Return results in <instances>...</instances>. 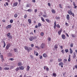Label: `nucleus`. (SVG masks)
<instances>
[{
	"mask_svg": "<svg viewBox=\"0 0 77 77\" xmlns=\"http://www.w3.org/2000/svg\"><path fill=\"white\" fill-rule=\"evenodd\" d=\"M68 13L70 15H72L73 17H74V14L72 12V11L70 10H69L68 11Z\"/></svg>",
	"mask_w": 77,
	"mask_h": 77,
	"instance_id": "f257e3e1",
	"label": "nucleus"
},
{
	"mask_svg": "<svg viewBox=\"0 0 77 77\" xmlns=\"http://www.w3.org/2000/svg\"><path fill=\"white\" fill-rule=\"evenodd\" d=\"M41 48H44L45 47V44L44 43H42L40 46Z\"/></svg>",
	"mask_w": 77,
	"mask_h": 77,
	"instance_id": "f03ea898",
	"label": "nucleus"
},
{
	"mask_svg": "<svg viewBox=\"0 0 77 77\" xmlns=\"http://www.w3.org/2000/svg\"><path fill=\"white\" fill-rule=\"evenodd\" d=\"M10 46H11V44H8L6 48V50H8V49H9V48L10 47Z\"/></svg>",
	"mask_w": 77,
	"mask_h": 77,
	"instance_id": "7ed1b4c3",
	"label": "nucleus"
},
{
	"mask_svg": "<svg viewBox=\"0 0 77 77\" xmlns=\"http://www.w3.org/2000/svg\"><path fill=\"white\" fill-rule=\"evenodd\" d=\"M11 27H12V25L10 24L8 25L7 26H6V29H10L11 28Z\"/></svg>",
	"mask_w": 77,
	"mask_h": 77,
	"instance_id": "20e7f679",
	"label": "nucleus"
},
{
	"mask_svg": "<svg viewBox=\"0 0 77 77\" xmlns=\"http://www.w3.org/2000/svg\"><path fill=\"white\" fill-rule=\"evenodd\" d=\"M29 39L30 41H33V40L34 39V38L33 36H31L30 37Z\"/></svg>",
	"mask_w": 77,
	"mask_h": 77,
	"instance_id": "39448f33",
	"label": "nucleus"
},
{
	"mask_svg": "<svg viewBox=\"0 0 77 77\" xmlns=\"http://www.w3.org/2000/svg\"><path fill=\"white\" fill-rule=\"evenodd\" d=\"M19 68H20V69L21 70H24V67L23 66H19Z\"/></svg>",
	"mask_w": 77,
	"mask_h": 77,
	"instance_id": "423d86ee",
	"label": "nucleus"
},
{
	"mask_svg": "<svg viewBox=\"0 0 77 77\" xmlns=\"http://www.w3.org/2000/svg\"><path fill=\"white\" fill-rule=\"evenodd\" d=\"M14 51L16 53H18V49L17 48H14Z\"/></svg>",
	"mask_w": 77,
	"mask_h": 77,
	"instance_id": "0eeeda50",
	"label": "nucleus"
},
{
	"mask_svg": "<svg viewBox=\"0 0 77 77\" xmlns=\"http://www.w3.org/2000/svg\"><path fill=\"white\" fill-rule=\"evenodd\" d=\"M61 37L63 39H65V35L64 34L62 35H61Z\"/></svg>",
	"mask_w": 77,
	"mask_h": 77,
	"instance_id": "6e6552de",
	"label": "nucleus"
},
{
	"mask_svg": "<svg viewBox=\"0 0 77 77\" xmlns=\"http://www.w3.org/2000/svg\"><path fill=\"white\" fill-rule=\"evenodd\" d=\"M43 56L44 57H48L47 55V54H43Z\"/></svg>",
	"mask_w": 77,
	"mask_h": 77,
	"instance_id": "1a4fd4ad",
	"label": "nucleus"
},
{
	"mask_svg": "<svg viewBox=\"0 0 77 77\" xmlns=\"http://www.w3.org/2000/svg\"><path fill=\"white\" fill-rule=\"evenodd\" d=\"M66 19L68 20H69V14H67L66 16Z\"/></svg>",
	"mask_w": 77,
	"mask_h": 77,
	"instance_id": "9d476101",
	"label": "nucleus"
},
{
	"mask_svg": "<svg viewBox=\"0 0 77 77\" xmlns=\"http://www.w3.org/2000/svg\"><path fill=\"white\" fill-rule=\"evenodd\" d=\"M18 66H21L22 65H23V64H22L21 62H19L18 63Z\"/></svg>",
	"mask_w": 77,
	"mask_h": 77,
	"instance_id": "9b49d317",
	"label": "nucleus"
},
{
	"mask_svg": "<svg viewBox=\"0 0 77 77\" xmlns=\"http://www.w3.org/2000/svg\"><path fill=\"white\" fill-rule=\"evenodd\" d=\"M63 65V62H60L59 64V66H61V65Z\"/></svg>",
	"mask_w": 77,
	"mask_h": 77,
	"instance_id": "f8f14e48",
	"label": "nucleus"
},
{
	"mask_svg": "<svg viewBox=\"0 0 77 77\" xmlns=\"http://www.w3.org/2000/svg\"><path fill=\"white\" fill-rule=\"evenodd\" d=\"M17 5H18V2H15L13 6H17Z\"/></svg>",
	"mask_w": 77,
	"mask_h": 77,
	"instance_id": "ddd939ff",
	"label": "nucleus"
},
{
	"mask_svg": "<svg viewBox=\"0 0 77 77\" xmlns=\"http://www.w3.org/2000/svg\"><path fill=\"white\" fill-rule=\"evenodd\" d=\"M28 21L29 23L30 24H31V23H32V20H31V19H29L28 20Z\"/></svg>",
	"mask_w": 77,
	"mask_h": 77,
	"instance_id": "4468645a",
	"label": "nucleus"
},
{
	"mask_svg": "<svg viewBox=\"0 0 77 77\" xmlns=\"http://www.w3.org/2000/svg\"><path fill=\"white\" fill-rule=\"evenodd\" d=\"M4 70H8V69H9V67L4 68Z\"/></svg>",
	"mask_w": 77,
	"mask_h": 77,
	"instance_id": "2eb2a0df",
	"label": "nucleus"
},
{
	"mask_svg": "<svg viewBox=\"0 0 77 77\" xmlns=\"http://www.w3.org/2000/svg\"><path fill=\"white\" fill-rule=\"evenodd\" d=\"M69 50H70V54H72V49L71 48H70L69 49Z\"/></svg>",
	"mask_w": 77,
	"mask_h": 77,
	"instance_id": "dca6fc26",
	"label": "nucleus"
},
{
	"mask_svg": "<svg viewBox=\"0 0 77 77\" xmlns=\"http://www.w3.org/2000/svg\"><path fill=\"white\" fill-rule=\"evenodd\" d=\"M20 68L19 67H17L15 69V71H18V70H20Z\"/></svg>",
	"mask_w": 77,
	"mask_h": 77,
	"instance_id": "f3484780",
	"label": "nucleus"
},
{
	"mask_svg": "<svg viewBox=\"0 0 77 77\" xmlns=\"http://www.w3.org/2000/svg\"><path fill=\"white\" fill-rule=\"evenodd\" d=\"M41 19L42 21H43V22H44V21H45V20H44V18H43V17H41Z\"/></svg>",
	"mask_w": 77,
	"mask_h": 77,
	"instance_id": "a211bd4d",
	"label": "nucleus"
},
{
	"mask_svg": "<svg viewBox=\"0 0 77 77\" xmlns=\"http://www.w3.org/2000/svg\"><path fill=\"white\" fill-rule=\"evenodd\" d=\"M18 17V14H15L14 15V18H17Z\"/></svg>",
	"mask_w": 77,
	"mask_h": 77,
	"instance_id": "6ab92c4d",
	"label": "nucleus"
},
{
	"mask_svg": "<svg viewBox=\"0 0 77 77\" xmlns=\"http://www.w3.org/2000/svg\"><path fill=\"white\" fill-rule=\"evenodd\" d=\"M30 69V67L29 66H28L27 67V71H29V69Z\"/></svg>",
	"mask_w": 77,
	"mask_h": 77,
	"instance_id": "aec40b11",
	"label": "nucleus"
},
{
	"mask_svg": "<svg viewBox=\"0 0 77 77\" xmlns=\"http://www.w3.org/2000/svg\"><path fill=\"white\" fill-rule=\"evenodd\" d=\"M3 42L4 44L3 47V48H5V46H6V43H5V41H3Z\"/></svg>",
	"mask_w": 77,
	"mask_h": 77,
	"instance_id": "412c9836",
	"label": "nucleus"
},
{
	"mask_svg": "<svg viewBox=\"0 0 77 77\" xmlns=\"http://www.w3.org/2000/svg\"><path fill=\"white\" fill-rule=\"evenodd\" d=\"M53 76H54V77H56L57 75H56V73H53Z\"/></svg>",
	"mask_w": 77,
	"mask_h": 77,
	"instance_id": "4be33fe9",
	"label": "nucleus"
},
{
	"mask_svg": "<svg viewBox=\"0 0 77 77\" xmlns=\"http://www.w3.org/2000/svg\"><path fill=\"white\" fill-rule=\"evenodd\" d=\"M32 11V10L31 9H29L27 10L28 12H31Z\"/></svg>",
	"mask_w": 77,
	"mask_h": 77,
	"instance_id": "5701e85b",
	"label": "nucleus"
},
{
	"mask_svg": "<svg viewBox=\"0 0 77 77\" xmlns=\"http://www.w3.org/2000/svg\"><path fill=\"white\" fill-rule=\"evenodd\" d=\"M58 60L59 62H60L62 61V59L60 58L58 59Z\"/></svg>",
	"mask_w": 77,
	"mask_h": 77,
	"instance_id": "b1692460",
	"label": "nucleus"
},
{
	"mask_svg": "<svg viewBox=\"0 0 77 77\" xmlns=\"http://www.w3.org/2000/svg\"><path fill=\"white\" fill-rule=\"evenodd\" d=\"M76 56V55H75V53L74 52L73 56V58L75 57Z\"/></svg>",
	"mask_w": 77,
	"mask_h": 77,
	"instance_id": "393cba45",
	"label": "nucleus"
},
{
	"mask_svg": "<svg viewBox=\"0 0 77 77\" xmlns=\"http://www.w3.org/2000/svg\"><path fill=\"white\" fill-rule=\"evenodd\" d=\"M24 48L25 50H28V47L26 46L24 47Z\"/></svg>",
	"mask_w": 77,
	"mask_h": 77,
	"instance_id": "a878e982",
	"label": "nucleus"
},
{
	"mask_svg": "<svg viewBox=\"0 0 77 77\" xmlns=\"http://www.w3.org/2000/svg\"><path fill=\"white\" fill-rule=\"evenodd\" d=\"M38 27H41V26H42L41 24V23H39L38 24Z\"/></svg>",
	"mask_w": 77,
	"mask_h": 77,
	"instance_id": "bb28decb",
	"label": "nucleus"
},
{
	"mask_svg": "<svg viewBox=\"0 0 77 77\" xmlns=\"http://www.w3.org/2000/svg\"><path fill=\"white\" fill-rule=\"evenodd\" d=\"M57 27H58V28H60V26L59 25V24H57L56 25Z\"/></svg>",
	"mask_w": 77,
	"mask_h": 77,
	"instance_id": "cd10ccee",
	"label": "nucleus"
},
{
	"mask_svg": "<svg viewBox=\"0 0 77 77\" xmlns=\"http://www.w3.org/2000/svg\"><path fill=\"white\" fill-rule=\"evenodd\" d=\"M7 36L9 37V36H11V33H8L7 34Z\"/></svg>",
	"mask_w": 77,
	"mask_h": 77,
	"instance_id": "c85d7f7f",
	"label": "nucleus"
},
{
	"mask_svg": "<svg viewBox=\"0 0 77 77\" xmlns=\"http://www.w3.org/2000/svg\"><path fill=\"white\" fill-rule=\"evenodd\" d=\"M61 32H62V30H60L59 31H58V34L59 35H60L61 33Z\"/></svg>",
	"mask_w": 77,
	"mask_h": 77,
	"instance_id": "c756f323",
	"label": "nucleus"
},
{
	"mask_svg": "<svg viewBox=\"0 0 77 77\" xmlns=\"http://www.w3.org/2000/svg\"><path fill=\"white\" fill-rule=\"evenodd\" d=\"M10 60H11V61H13L14 60V58H10L9 59Z\"/></svg>",
	"mask_w": 77,
	"mask_h": 77,
	"instance_id": "7c9ffc66",
	"label": "nucleus"
},
{
	"mask_svg": "<svg viewBox=\"0 0 77 77\" xmlns=\"http://www.w3.org/2000/svg\"><path fill=\"white\" fill-rule=\"evenodd\" d=\"M56 20H58L60 19V17H57L56 18Z\"/></svg>",
	"mask_w": 77,
	"mask_h": 77,
	"instance_id": "2f4dec72",
	"label": "nucleus"
},
{
	"mask_svg": "<svg viewBox=\"0 0 77 77\" xmlns=\"http://www.w3.org/2000/svg\"><path fill=\"white\" fill-rule=\"evenodd\" d=\"M51 11L52 13H53L54 14L55 13V11H54V9H52Z\"/></svg>",
	"mask_w": 77,
	"mask_h": 77,
	"instance_id": "473e14b6",
	"label": "nucleus"
},
{
	"mask_svg": "<svg viewBox=\"0 0 77 77\" xmlns=\"http://www.w3.org/2000/svg\"><path fill=\"white\" fill-rule=\"evenodd\" d=\"M8 38L9 39H12V36L11 35H10V36L8 37Z\"/></svg>",
	"mask_w": 77,
	"mask_h": 77,
	"instance_id": "72a5a7b5",
	"label": "nucleus"
},
{
	"mask_svg": "<svg viewBox=\"0 0 77 77\" xmlns=\"http://www.w3.org/2000/svg\"><path fill=\"white\" fill-rule=\"evenodd\" d=\"M31 47H32V48L33 47H34V45H33V44H32L31 45Z\"/></svg>",
	"mask_w": 77,
	"mask_h": 77,
	"instance_id": "f704fd0d",
	"label": "nucleus"
},
{
	"mask_svg": "<svg viewBox=\"0 0 77 77\" xmlns=\"http://www.w3.org/2000/svg\"><path fill=\"white\" fill-rule=\"evenodd\" d=\"M43 16L44 18H47V16L45 15H43Z\"/></svg>",
	"mask_w": 77,
	"mask_h": 77,
	"instance_id": "c9c22d12",
	"label": "nucleus"
},
{
	"mask_svg": "<svg viewBox=\"0 0 77 77\" xmlns=\"http://www.w3.org/2000/svg\"><path fill=\"white\" fill-rule=\"evenodd\" d=\"M27 17V14H25L24 16V18H26Z\"/></svg>",
	"mask_w": 77,
	"mask_h": 77,
	"instance_id": "e433bc0d",
	"label": "nucleus"
},
{
	"mask_svg": "<svg viewBox=\"0 0 77 77\" xmlns=\"http://www.w3.org/2000/svg\"><path fill=\"white\" fill-rule=\"evenodd\" d=\"M35 48H37L38 50L39 49V47H38V46H35Z\"/></svg>",
	"mask_w": 77,
	"mask_h": 77,
	"instance_id": "4c0bfd02",
	"label": "nucleus"
},
{
	"mask_svg": "<svg viewBox=\"0 0 77 77\" xmlns=\"http://www.w3.org/2000/svg\"><path fill=\"white\" fill-rule=\"evenodd\" d=\"M55 49H56V48H57V45H55L54 47Z\"/></svg>",
	"mask_w": 77,
	"mask_h": 77,
	"instance_id": "58836bf2",
	"label": "nucleus"
},
{
	"mask_svg": "<svg viewBox=\"0 0 77 77\" xmlns=\"http://www.w3.org/2000/svg\"><path fill=\"white\" fill-rule=\"evenodd\" d=\"M66 61H67V60L66 59V58L64 59V62H66Z\"/></svg>",
	"mask_w": 77,
	"mask_h": 77,
	"instance_id": "ea45409f",
	"label": "nucleus"
},
{
	"mask_svg": "<svg viewBox=\"0 0 77 77\" xmlns=\"http://www.w3.org/2000/svg\"><path fill=\"white\" fill-rule=\"evenodd\" d=\"M46 21H47V22H48V23H49L50 22V20L48 19H45Z\"/></svg>",
	"mask_w": 77,
	"mask_h": 77,
	"instance_id": "a19ab883",
	"label": "nucleus"
},
{
	"mask_svg": "<svg viewBox=\"0 0 77 77\" xmlns=\"http://www.w3.org/2000/svg\"><path fill=\"white\" fill-rule=\"evenodd\" d=\"M72 36L73 38H75V35L73 34H72L71 35Z\"/></svg>",
	"mask_w": 77,
	"mask_h": 77,
	"instance_id": "79ce46f5",
	"label": "nucleus"
},
{
	"mask_svg": "<svg viewBox=\"0 0 77 77\" xmlns=\"http://www.w3.org/2000/svg\"><path fill=\"white\" fill-rule=\"evenodd\" d=\"M10 23H13V20H11L10 21Z\"/></svg>",
	"mask_w": 77,
	"mask_h": 77,
	"instance_id": "37998d69",
	"label": "nucleus"
},
{
	"mask_svg": "<svg viewBox=\"0 0 77 77\" xmlns=\"http://www.w3.org/2000/svg\"><path fill=\"white\" fill-rule=\"evenodd\" d=\"M70 47H73V44L72 43L71 44Z\"/></svg>",
	"mask_w": 77,
	"mask_h": 77,
	"instance_id": "c03bdc74",
	"label": "nucleus"
},
{
	"mask_svg": "<svg viewBox=\"0 0 77 77\" xmlns=\"http://www.w3.org/2000/svg\"><path fill=\"white\" fill-rule=\"evenodd\" d=\"M68 62H70V61H71V58H70V57H69L68 59Z\"/></svg>",
	"mask_w": 77,
	"mask_h": 77,
	"instance_id": "a18cd8bd",
	"label": "nucleus"
},
{
	"mask_svg": "<svg viewBox=\"0 0 77 77\" xmlns=\"http://www.w3.org/2000/svg\"><path fill=\"white\" fill-rule=\"evenodd\" d=\"M65 51L66 53H68V49H65Z\"/></svg>",
	"mask_w": 77,
	"mask_h": 77,
	"instance_id": "49530a36",
	"label": "nucleus"
},
{
	"mask_svg": "<svg viewBox=\"0 0 77 77\" xmlns=\"http://www.w3.org/2000/svg\"><path fill=\"white\" fill-rule=\"evenodd\" d=\"M0 57H1V59H2L3 58V55H0Z\"/></svg>",
	"mask_w": 77,
	"mask_h": 77,
	"instance_id": "de8ad7c7",
	"label": "nucleus"
},
{
	"mask_svg": "<svg viewBox=\"0 0 77 77\" xmlns=\"http://www.w3.org/2000/svg\"><path fill=\"white\" fill-rule=\"evenodd\" d=\"M12 54H11V53H9V56H12Z\"/></svg>",
	"mask_w": 77,
	"mask_h": 77,
	"instance_id": "09e8293b",
	"label": "nucleus"
},
{
	"mask_svg": "<svg viewBox=\"0 0 77 77\" xmlns=\"http://www.w3.org/2000/svg\"><path fill=\"white\" fill-rule=\"evenodd\" d=\"M29 50L31 51V50H32V48H31V47H29Z\"/></svg>",
	"mask_w": 77,
	"mask_h": 77,
	"instance_id": "8fccbe9b",
	"label": "nucleus"
},
{
	"mask_svg": "<svg viewBox=\"0 0 77 77\" xmlns=\"http://www.w3.org/2000/svg\"><path fill=\"white\" fill-rule=\"evenodd\" d=\"M48 41H51V38L50 37L48 38Z\"/></svg>",
	"mask_w": 77,
	"mask_h": 77,
	"instance_id": "3c124183",
	"label": "nucleus"
},
{
	"mask_svg": "<svg viewBox=\"0 0 77 77\" xmlns=\"http://www.w3.org/2000/svg\"><path fill=\"white\" fill-rule=\"evenodd\" d=\"M29 7H30V6H29V5L27 4L26 5V8H29Z\"/></svg>",
	"mask_w": 77,
	"mask_h": 77,
	"instance_id": "603ef678",
	"label": "nucleus"
},
{
	"mask_svg": "<svg viewBox=\"0 0 77 77\" xmlns=\"http://www.w3.org/2000/svg\"><path fill=\"white\" fill-rule=\"evenodd\" d=\"M46 71H49V68L47 67L46 68Z\"/></svg>",
	"mask_w": 77,
	"mask_h": 77,
	"instance_id": "864d4df0",
	"label": "nucleus"
},
{
	"mask_svg": "<svg viewBox=\"0 0 77 77\" xmlns=\"http://www.w3.org/2000/svg\"><path fill=\"white\" fill-rule=\"evenodd\" d=\"M44 35V33L43 32H41V36H43Z\"/></svg>",
	"mask_w": 77,
	"mask_h": 77,
	"instance_id": "5fc2aeb1",
	"label": "nucleus"
},
{
	"mask_svg": "<svg viewBox=\"0 0 77 77\" xmlns=\"http://www.w3.org/2000/svg\"><path fill=\"white\" fill-rule=\"evenodd\" d=\"M65 24L66 26H68V23H66Z\"/></svg>",
	"mask_w": 77,
	"mask_h": 77,
	"instance_id": "6e6d98bb",
	"label": "nucleus"
},
{
	"mask_svg": "<svg viewBox=\"0 0 77 77\" xmlns=\"http://www.w3.org/2000/svg\"><path fill=\"white\" fill-rule=\"evenodd\" d=\"M59 7L60 8H62V6L61 5H60V4H59Z\"/></svg>",
	"mask_w": 77,
	"mask_h": 77,
	"instance_id": "4d7b16f0",
	"label": "nucleus"
},
{
	"mask_svg": "<svg viewBox=\"0 0 77 77\" xmlns=\"http://www.w3.org/2000/svg\"><path fill=\"white\" fill-rule=\"evenodd\" d=\"M66 36H67V37H69V35H68V33H66Z\"/></svg>",
	"mask_w": 77,
	"mask_h": 77,
	"instance_id": "13d9d810",
	"label": "nucleus"
},
{
	"mask_svg": "<svg viewBox=\"0 0 77 77\" xmlns=\"http://www.w3.org/2000/svg\"><path fill=\"white\" fill-rule=\"evenodd\" d=\"M54 26H56V21L54 22Z\"/></svg>",
	"mask_w": 77,
	"mask_h": 77,
	"instance_id": "bf43d9fd",
	"label": "nucleus"
},
{
	"mask_svg": "<svg viewBox=\"0 0 77 77\" xmlns=\"http://www.w3.org/2000/svg\"><path fill=\"white\" fill-rule=\"evenodd\" d=\"M44 69H47V67L46 66H44Z\"/></svg>",
	"mask_w": 77,
	"mask_h": 77,
	"instance_id": "052dcab7",
	"label": "nucleus"
},
{
	"mask_svg": "<svg viewBox=\"0 0 77 77\" xmlns=\"http://www.w3.org/2000/svg\"><path fill=\"white\" fill-rule=\"evenodd\" d=\"M5 4L6 5H7V6H8V2H6Z\"/></svg>",
	"mask_w": 77,
	"mask_h": 77,
	"instance_id": "680f3d73",
	"label": "nucleus"
},
{
	"mask_svg": "<svg viewBox=\"0 0 77 77\" xmlns=\"http://www.w3.org/2000/svg\"><path fill=\"white\" fill-rule=\"evenodd\" d=\"M30 57L31 59H32V58H33V56L32 55H30Z\"/></svg>",
	"mask_w": 77,
	"mask_h": 77,
	"instance_id": "e2e57ef3",
	"label": "nucleus"
},
{
	"mask_svg": "<svg viewBox=\"0 0 77 77\" xmlns=\"http://www.w3.org/2000/svg\"><path fill=\"white\" fill-rule=\"evenodd\" d=\"M32 2H33V3H35L36 2L35 0H32Z\"/></svg>",
	"mask_w": 77,
	"mask_h": 77,
	"instance_id": "0e129e2a",
	"label": "nucleus"
},
{
	"mask_svg": "<svg viewBox=\"0 0 77 77\" xmlns=\"http://www.w3.org/2000/svg\"><path fill=\"white\" fill-rule=\"evenodd\" d=\"M48 5L49 6H51V4L49 3H48Z\"/></svg>",
	"mask_w": 77,
	"mask_h": 77,
	"instance_id": "69168bd1",
	"label": "nucleus"
},
{
	"mask_svg": "<svg viewBox=\"0 0 77 77\" xmlns=\"http://www.w3.org/2000/svg\"><path fill=\"white\" fill-rule=\"evenodd\" d=\"M74 68H77V65H75L74 66Z\"/></svg>",
	"mask_w": 77,
	"mask_h": 77,
	"instance_id": "338daca9",
	"label": "nucleus"
},
{
	"mask_svg": "<svg viewBox=\"0 0 77 77\" xmlns=\"http://www.w3.org/2000/svg\"><path fill=\"white\" fill-rule=\"evenodd\" d=\"M42 56H40V59H42Z\"/></svg>",
	"mask_w": 77,
	"mask_h": 77,
	"instance_id": "774afa93",
	"label": "nucleus"
}]
</instances>
